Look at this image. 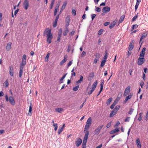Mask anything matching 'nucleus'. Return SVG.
<instances>
[{
    "label": "nucleus",
    "mask_w": 148,
    "mask_h": 148,
    "mask_svg": "<svg viewBox=\"0 0 148 148\" xmlns=\"http://www.w3.org/2000/svg\"><path fill=\"white\" fill-rule=\"evenodd\" d=\"M51 30L50 29L47 28L45 29L44 33V36L47 37V41L49 44L51 43V40L53 38L52 34H51Z\"/></svg>",
    "instance_id": "f257e3e1"
},
{
    "label": "nucleus",
    "mask_w": 148,
    "mask_h": 148,
    "mask_svg": "<svg viewBox=\"0 0 148 148\" xmlns=\"http://www.w3.org/2000/svg\"><path fill=\"white\" fill-rule=\"evenodd\" d=\"M91 125L87 124L86 123V125L85 126L84 130V132L85 133V135H87L88 136L89 134V131L88 130L89 127Z\"/></svg>",
    "instance_id": "f03ea898"
},
{
    "label": "nucleus",
    "mask_w": 148,
    "mask_h": 148,
    "mask_svg": "<svg viewBox=\"0 0 148 148\" xmlns=\"http://www.w3.org/2000/svg\"><path fill=\"white\" fill-rule=\"evenodd\" d=\"M88 136L87 135H85L83 138V142L82 146V148H86V143L87 140L88 139Z\"/></svg>",
    "instance_id": "7ed1b4c3"
},
{
    "label": "nucleus",
    "mask_w": 148,
    "mask_h": 148,
    "mask_svg": "<svg viewBox=\"0 0 148 148\" xmlns=\"http://www.w3.org/2000/svg\"><path fill=\"white\" fill-rule=\"evenodd\" d=\"M104 125H102L101 126H98L94 131V135H98L100 132L101 130L103 127Z\"/></svg>",
    "instance_id": "20e7f679"
},
{
    "label": "nucleus",
    "mask_w": 148,
    "mask_h": 148,
    "mask_svg": "<svg viewBox=\"0 0 148 148\" xmlns=\"http://www.w3.org/2000/svg\"><path fill=\"white\" fill-rule=\"evenodd\" d=\"M145 58H144L139 57L138 59L137 64L138 65H141L145 62Z\"/></svg>",
    "instance_id": "39448f33"
},
{
    "label": "nucleus",
    "mask_w": 148,
    "mask_h": 148,
    "mask_svg": "<svg viewBox=\"0 0 148 148\" xmlns=\"http://www.w3.org/2000/svg\"><path fill=\"white\" fill-rule=\"evenodd\" d=\"M104 84V80L103 79H102L101 80V83L100 84V86H101L100 89V90L99 92V93H98V94L97 95V96H98L99 95H100L101 92L103 90V86Z\"/></svg>",
    "instance_id": "423d86ee"
},
{
    "label": "nucleus",
    "mask_w": 148,
    "mask_h": 148,
    "mask_svg": "<svg viewBox=\"0 0 148 148\" xmlns=\"http://www.w3.org/2000/svg\"><path fill=\"white\" fill-rule=\"evenodd\" d=\"M29 3L28 0H25L23 3V7L25 9L27 10L29 7Z\"/></svg>",
    "instance_id": "0eeeda50"
},
{
    "label": "nucleus",
    "mask_w": 148,
    "mask_h": 148,
    "mask_svg": "<svg viewBox=\"0 0 148 148\" xmlns=\"http://www.w3.org/2000/svg\"><path fill=\"white\" fill-rule=\"evenodd\" d=\"M9 101L10 103L12 106H14L15 104V101L13 97L12 96L9 97Z\"/></svg>",
    "instance_id": "6e6552de"
},
{
    "label": "nucleus",
    "mask_w": 148,
    "mask_h": 148,
    "mask_svg": "<svg viewBox=\"0 0 148 148\" xmlns=\"http://www.w3.org/2000/svg\"><path fill=\"white\" fill-rule=\"evenodd\" d=\"M76 140H77L75 141V144L77 147H78L81 144L82 140L79 138H77Z\"/></svg>",
    "instance_id": "1a4fd4ad"
},
{
    "label": "nucleus",
    "mask_w": 148,
    "mask_h": 148,
    "mask_svg": "<svg viewBox=\"0 0 148 148\" xmlns=\"http://www.w3.org/2000/svg\"><path fill=\"white\" fill-rule=\"evenodd\" d=\"M110 8L108 6L104 7L102 9V12L103 13H106L110 11Z\"/></svg>",
    "instance_id": "9d476101"
},
{
    "label": "nucleus",
    "mask_w": 148,
    "mask_h": 148,
    "mask_svg": "<svg viewBox=\"0 0 148 148\" xmlns=\"http://www.w3.org/2000/svg\"><path fill=\"white\" fill-rule=\"evenodd\" d=\"M146 50V48L145 47H144L142 49V51L140 52V54L139 55L140 57L144 58V57L145 51Z\"/></svg>",
    "instance_id": "9b49d317"
},
{
    "label": "nucleus",
    "mask_w": 148,
    "mask_h": 148,
    "mask_svg": "<svg viewBox=\"0 0 148 148\" xmlns=\"http://www.w3.org/2000/svg\"><path fill=\"white\" fill-rule=\"evenodd\" d=\"M147 35V33L146 32H145L142 34V36L140 37L139 43H140V42L142 41L143 39H145Z\"/></svg>",
    "instance_id": "f8f14e48"
},
{
    "label": "nucleus",
    "mask_w": 148,
    "mask_h": 148,
    "mask_svg": "<svg viewBox=\"0 0 148 148\" xmlns=\"http://www.w3.org/2000/svg\"><path fill=\"white\" fill-rule=\"evenodd\" d=\"M133 95V93L132 92L130 93L129 95L126 97L125 100L124 101L125 102H126L129 99H130Z\"/></svg>",
    "instance_id": "ddd939ff"
},
{
    "label": "nucleus",
    "mask_w": 148,
    "mask_h": 148,
    "mask_svg": "<svg viewBox=\"0 0 148 148\" xmlns=\"http://www.w3.org/2000/svg\"><path fill=\"white\" fill-rule=\"evenodd\" d=\"M10 71L9 73L10 75L11 76H13L14 75V69L12 66H9Z\"/></svg>",
    "instance_id": "4468645a"
},
{
    "label": "nucleus",
    "mask_w": 148,
    "mask_h": 148,
    "mask_svg": "<svg viewBox=\"0 0 148 148\" xmlns=\"http://www.w3.org/2000/svg\"><path fill=\"white\" fill-rule=\"evenodd\" d=\"M134 40H132L130 42L128 49L129 50H131L134 47V46L132 44V43H134Z\"/></svg>",
    "instance_id": "2eb2a0df"
},
{
    "label": "nucleus",
    "mask_w": 148,
    "mask_h": 148,
    "mask_svg": "<svg viewBox=\"0 0 148 148\" xmlns=\"http://www.w3.org/2000/svg\"><path fill=\"white\" fill-rule=\"evenodd\" d=\"M11 42H9L8 43L6 48L7 51H9L11 48V45H12Z\"/></svg>",
    "instance_id": "dca6fc26"
},
{
    "label": "nucleus",
    "mask_w": 148,
    "mask_h": 148,
    "mask_svg": "<svg viewBox=\"0 0 148 148\" xmlns=\"http://www.w3.org/2000/svg\"><path fill=\"white\" fill-rule=\"evenodd\" d=\"M67 56H65L64 57V59L61 61L60 63V65H62L64 63L66 62L67 60Z\"/></svg>",
    "instance_id": "f3484780"
},
{
    "label": "nucleus",
    "mask_w": 148,
    "mask_h": 148,
    "mask_svg": "<svg viewBox=\"0 0 148 148\" xmlns=\"http://www.w3.org/2000/svg\"><path fill=\"white\" fill-rule=\"evenodd\" d=\"M32 105L31 103H30V104L29 105V113L28 114L29 115H31L32 114L31 113V112L32 110Z\"/></svg>",
    "instance_id": "a211bd4d"
},
{
    "label": "nucleus",
    "mask_w": 148,
    "mask_h": 148,
    "mask_svg": "<svg viewBox=\"0 0 148 148\" xmlns=\"http://www.w3.org/2000/svg\"><path fill=\"white\" fill-rule=\"evenodd\" d=\"M65 124H64L62 126L61 128H59L58 130V133L59 134H60L61 132L63 131V128Z\"/></svg>",
    "instance_id": "6ab92c4d"
},
{
    "label": "nucleus",
    "mask_w": 148,
    "mask_h": 148,
    "mask_svg": "<svg viewBox=\"0 0 148 148\" xmlns=\"http://www.w3.org/2000/svg\"><path fill=\"white\" fill-rule=\"evenodd\" d=\"M97 83V80H96L92 85V88L95 90L96 87Z\"/></svg>",
    "instance_id": "aec40b11"
},
{
    "label": "nucleus",
    "mask_w": 148,
    "mask_h": 148,
    "mask_svg": "<svg viewBox=\"0 0 148 148\" xmlns=\"http://www.w3.org/2000/svg\"><path fill=\"white\" fill-rule=\"evenodd\" d=\"M119 131V129L115 128L112 130L110 131V134H113L116 132H118Z\"/></svg>",
    "instance_id": "412c9836"
},
{
    "label": "nucleus",
    "mask_w": 148,
    "mask_h": 148,
    "mask_svg": "<svg viewBox=\"0 0 148 148\" xmlns=\"http://www.w3.org/2000/svg\"><path fill=\"white\" fill-rule=\"evenodd\" d=\"M116 22L115 21H114L112 23H111L109 27L110 29H111L115 25Z\"/></svg>",
    "instance_id": "4be33fe9"
},
{
    "label": "nucleus",
    "mask_w": 148,
    "mask_h": 148,
    "mask_svg": "<svg viewBox=\"0 0 148 148\" xmlns=\"http://www.w3.org/2000/svg\"><path fill=\"white\" fill-rule=\"evenodd\" d=\"M112 97L110 98L107 101L106 103L107 105H109L110 104V103L112 101Z\"/></svg>",
    "instance_id": "5701e85b"
},
{
    "label": "nucleus",
    "mask_w": 148,
    "mask_h": 148,
    "mask_svg": "<svg viewBox=\"0 0 148 148\" xmlns=\"http://www.w3.org/2000/svg\"><path fill=\"white\" fill-rule=\"evenodd\" d=\"M63 110V108H57L55 109V110L56 112L60 113L62 112V111Z\"/></svg>",
    "instance_id": "b1692460"
},
{
    "label": "nucleus",
    "mask_w": 148,
    "mask_h": 148,
    "mask_svg": "<svg viewBox=\"0 0 148 148\" xmlns=\"http://www.w3.org/2000/svg\"><path fill=\"white\" fill-rule=\"evenodd\" d=\"M136 144L138 148H141L140 142L138 139L136 140Z\"/></svg>",
    "instance_id": "393cba45"
},
{
    "label": "nucleus",
    "mask_w": 148,
    "mask_h": 148,
    "mask_svg": "<svg viewBox=\"0 0 148 148\" xmlns=\"http://www.w3.org/2000/svg\"><path fill=\"white\" fill-rule=\"evenodd\" d=\"M108 53L107 50H106L105 52V55L103 57V60H106L107 58L108 57Z\"/></svg>",
    "instance_id": "a878e982"
},
{
    "label": "nucleus",
    "mask_w": 148,
    "mask_h": 148,
    "mask_svg": "<svg viewBox=\"0 0 148 148\" xmlns=\"http://www.w3.org/2000/svg\"><path fill=\"white\" fill-rule=\"evenodd\" d=\"M92 122V118L91 117H89L87 120L86 123L90 125L91 124Z\"/></svg>",
    "instance_id": "bb28decb"
},
{
    "label": "nucleus",
    "mask_w": 148,
    "mask_h": 148,
    "mask_svg": "<svg viewBox=\"0 0 148 148\" xmlns=\"http://www.w3.org/2000/svg\"><path fill=\"white\" fill-rule=\"evenodd\" d=\"M70 21V16L68 15L66 18V23H69Z\"/></svg>",
    "instance_id": "cd10ccee"
},
{
    "label": "nucleus",
    "mask_w": 148,
    "mask_h": 148,
    "mask_svg": "<svg viewBox=\"0 0 148 148\" xmlns=\"http://www.w3.org/2000/svg\"><path fill=\"white\" fill-rule=\"evenodd\" d=\"M62 32V28H60L59 30V32L58 34V36H61Z\"/></svg>",
    "instance_id": "c85d7f7f"
},
{
    "label": "nucleus",
    "mask_w": 148,
    "mask_h": 148,
    "mask_svg": "<svg viewBox=\"0 0 148 148\" xmlns=\"http://www.w3.org/2000/svg\"><path fill=\"white\" fill-rule=\"evenodd\" d=\"M130 86H128L125 89L124 91L127 92L128 93H129L130 91Z\"/></svg>",
    "instance_id": "c756f323"
},
{
    "label": "nucleus",
    "mask_w": 148,
    "mask_h": 148,
    "mask_svg": "<svg viewBox=\"0 0 148 148\" xmlns=\"http://www.w3.org/2000/svg\"><path fill=\"white\" fill-rule=\"evenodd\" d=\"M125 18L124 15H122L120 17L119 20V23H122L123 21V20Z\"/></svg>",
    "instance_id": "7c9ffc66"
},
{
    "label": "nucleus",
    "mask_w": 148,
    "mask_h": 148,
    "mask_svg": "<svg viewBox=\"0 0 148 148\" xmlns=\"http://www.w3.org/2000/svg\"><path fill=\"white\" fill-rule=\"evenodd\" d=\"M67 74V73H66L62 77V78H61L60 79V83H62L63 82L62 80L64 78H65Z\"/></svg>",
    "instance_id": "2f4dec72"
},
{
    "label": "nucleus",
    "mask_w": 148,
    "mask_h": 148,
    "mask_svg": "<svg viewBox=\"0 0 148 148\" xmlns=\"http://www.w3.org/2000/svg\"><path fill=\"white\" fill-rule=\"evenodd\" d=\"M67 2L66 1H65V2H64V4H63V5H62V6L61 10H63L65 9V8L66 7V6L67 4Z\"/></svg>",
    "instance_id": "473e14b6"
},
{
    "label": "nucleus",
    "mask_w": 148,
    "mask_h": 148,
    "mask_svg": "<svg viewBox=\"0 0 148 148\" xmlns=\"http://www.w3.org/2000/svg\"><path fill=\"white\" fill-rule=\"evenodd\" d=\"M69 32V30L68 28H66V29L64 32L63 35L64 36H66L67 35Z\"/></svg>",
    "instance_id": "72a5a7b5"
},
{
    "label": "nucleus",
    "mask_w": 148,
    "mask_h": 148,
    "mask_svg": "<svg viewBox=\"0 0 148 148\" xmlns=\"http://www.w3.org/2000/svg\"><path fill=\"white\" fill-rule=\"evenodd\" d=\"M138 27V25L137 24L134 25H132V27L131 31L135 29H136Z\"/></svg>",
    "instance_id": "f704fd0d"
},
{
    "label": "nucleus",
    "mask_w": 148,
    "mask_h": 148,
    "mask_svg": "<svg viewBox=\"0 0 148 148\" xmlns=\"http://www.w3.org/2000/svg\"><path fill=\"white\" fill-rule=\"evenodd\" d=\"M3 85L4 86H5V87H7L9 85L8 82V80H6L4 83Z\"/></svg>",
    "instance_id": "c9c22d12"
},
{
    "label": "nucleus",
    "mask_w": 148,
    "mask_h": 148,
    "mask_svg": "<svg viewBox=\"0 0 148 148\" xmlns=\"http://www.w3.org/2000/svg\"><path fill=\"white\" fill-rule=\"evenodd\" d=\"M94 76V73H92L90 74V75L89 77V79H91Z\"/></svg>",
    "instance_id": "e433bc0d"
},
{
    "label": "nucleus",
    "mask_w": 148,
    "mask_h": 148,
    "mask_svg": "<svg viewBox=\"0 0 148 148\" xmlns=\"http://www.w3.org/2000/svg\"><path fill=\"white\" fill-rule=\"evenodd\" d=\"M106 61L105 60H103L102 61L100 65L101 67H102L105 65Z\"/></svg>",
    "instance_id": "4c0bfd02"
},
{
    "label": "nucleus",
    "mask_w": 148,
    "mask_h": 148,
    "mask_svg": "<svg viewBox=\"0 0 148 148\" xmlns=\"http://www.w3.org/2000/svg\"><path fill=\"white\" fill-rule=\"evenodd\" d=\"M79 85H77L73 88V90L74 91H77L78 89L79 88Z\"/></svg>",
    "instance_id": "58836bf2"
},
{
    "label": "nucleus",
    "mask_w": 148,
    "mask_h": 148,
    "mask_svg": "<svg viewBox=\"0 0 148 148\" xmlns=\"http://www.w3.org/2000/svg\"><path fill=\"white\" fill-rule=\"evenodd\" d=\"M138 14V13H137V14L135 15L134 17L133 18H132V22H133V21H135L136 19L138 17V16H137V14Z\"/></svg>",
    "instance_id": "ea45409f"
},
{
    "label": "nucleus",
    "mask_w": 148,
    "mask_h": 148,
    "mask_svg": "<svg viewBox=\"0 0 148 148\" xmlns=\"http://www.w3.org/2000/svg\"><path fill=\"white\" fill-rule=\"evenodd\" d=\"M95 59L99 60V53H97L95 55Z\"/></svg>",
    "instance_id": "a19ab883"
},
{
    "label": "nucleus",
    "mask_w": 148,
    "mask_h": 148,
    "mask_svg": "<svg viewBox=\"0 0 148 148\" xmlns=\"http://www.w3.org/2000/svg\"><path fill=\"white\" fill-rule=\"evenodd\" d=\"M116 113L115 112H114V111L112 110V111L111 112L110 115V117H112Z\"/></svg>",
    "instance_id": "79ce46f5"
},
{
    "label": "nucleus",
    "mask_w": 148,
    "mask_h": 148,
    "mask_svg": "<svg viewBox=\"0 0 148 148\" xmlns=\"http://www.w3.org/2000/svg\"><path fill=\"white\" fill-rule=\"evenodd\" d=\"M26 63V60H22V62L20 64L21 65L25 66Z\"/></svg>",
    "instance_id": "37998d69"
},
{
    "label": "nucleus",
    "mask_w": 148,
    "mask_h": 148,
    "mask_svg": "<svg viewBox=\"0 0 148 148\" xmlns=\"http://www.w3.org/2000/svg\"><path fill=\"white\" fill-rule=\"evenodd\" d=\"M96 9L95 10L98 12H100L101 11V9L99 7H97L96 6H95Z\"/></svg>",
    "instance_id": "c03bdc74"
},
{
    "label": "nucleus",
    "mask_w": 148,
    "mask_h": 148,
    "mask_svg": "<svg viewBox=\"0 0 148 148\" xmlns=\"http://www.w3.org/2000/svg\"><path fill=\"white\" fill-rule=\"evenodd\" d=\"M23 72V71L20 70L19 72V76L20 77H21L22 76Z\"/></svg>",
    "instance_id": "a18cd8bd"
},
{
    "label": "nucleus",
    "mask_w": 148,
    "mask_h": 148,
    "mask_svg": "<svg viewBox=\"0 0 148 148\" xmlns=\"http://www.w3.org/2000/svg\"><path fill=\"white\" fill-rule=\"evenodd\" d=\"M134 110V109L133 108H131L130 111H129L128 113L130 114H132V113L133 112Z\"/></svg>",
    "instance_id": "49530a36"
},
{
    "label": "nucleus",
    "mask_w": 148,
    "mask_h": 148,
    "mask_svg": "<svg viewBox=\"0 0 148 148\" xmlns=\"http://www.w3.org/2000/svg\"><path fill=\"white\" fill-rule=\"evenodd\" d=\"M53 126L54 127V130L55 131L57 130L58 128V125L57 123H54Z\"/></svg>",
    "instance_id": "de8ad7c7"
},
{
    "label": "nucleus",
    "mask_w": 148,
    "mask_h": 148,
    "mask_svg": "<svg viewBox=\"0 0 148 148\" xmlns=\"http://www.w3.org/2000/svg\"><path fill=\"white\" fill-rule=\"evenodd\" d=\"M86 52L84 51H83L81 55V56L82 57H83L86 55Z\"/></svg>",
    "instance_id": "09e8293b"
},
{
    "label": "nucleus",
    "mask_w": 148,
    "mask_h": 148,
    "mask_svg": "<svg viewBox=\"0 0 148 148\" xmlns=\"http://www.w3.org/2000/svg\"><path fill=\"white\" fill-rule=\"evenodd\" d=\"M103 29H100L98 32V35H100L103 32Z\"/></svg>",
    "instance_id": "8fccbe9b"
},
{
    "label": "nucleus",
    "mask_w": 148,
    "mask_h": 148,
    "mask_svg": "<svg viewBox=\"0 0 148 148\" xmlns=\"http://www.w3.org/2000/svg\"><path fill=\"white\" fill-rule=\"evenodd\" d=\"M61 36H58V38L57 39V40L56 41V42H58V43L60 41V39H61Z\"/></svg>",
    "instance_id": "3c124183"
},
{
    "label": "nucleus",
    "mask_w": 148,
    "mask_h": 148,
    "mask_svg": "<svg viewBox=\"0 0 148 148\" xmlns=\"http://www.w3.org/2000/svg\"><path fill=\"white\" fill-rule=\"evenodd\" d=\"M130 119V117H127L126 119L124 121L125 122H129Z\"/></svg>",
    "instance_id": "603ef678"
},
{
    "label": "nucleus",
    "mask_w": 148,
    "mask_h": 148,
    "mask_svg": "<svg viewBox=\"0 0 148 148\" xmlns=\"http://www.w3.org/2000/svg\"><path fill=\"white\" fill-rule=\"evenodd\" d=\"M57 21H55L53 23V26L54 27H55L57 26Z\"/></svg>",
    "instance_id": "864d4df0"
},
{
    "label": "nucleus",
    "mask_w": 148,
    "mask_h": 148,
    "mask_svg": "<svg viewBox=\"0 0 148 148\" xmlns=\"http://www.w3.org/2000/svg\"><path fill=\"white\" fill-rule=\"evenodd\" d=\"M94 90L92 88H91V90H90L88 93V94L90 95L93 92Z\"/></svg>",
    "instance_id": "5fc2aeb1"
},
{
    "label": "nucleus",
    "mask_w": 148,
    "mask_h": 148,
    "mask_svg": "<svg viewBox=\"0 0 148 148\" xmlns=\"http://www.w3.org/2000/svg\"><path fill=\"white\" fill-rule=\"evenodd\" d=\"M72 14L74 16H75L76 15V11L75 10H74V9L73 10H72Z\"/></svg>",
    "instance_id": "6e6d98bb"
},
{
    "label": "nucleus",
    "mask_w": 148,
    "mask_h": 148,
    "mask_svg": "<svg viewBox=\"0 0 148 148\" xmlns=\"http://www.w3.org/2000/svg\"><path fill=\"white\" fill-rule=\"evenodd\" d=\"M120 107V106L119 105H117L115 107L114 109H115V110H116L118 111Z\"/></svg>",
    "instance_id": "4d7b16f0"
},
{
    "label": "nucleus",
    "mask_w": 148,
    "mask_h": 148,
    "mask_svg": "<svg viewBox=\"0 0 148 148\" xmlns=\"http://www.w3.org/2000/svg\"><path fill=\"white\" fill-rule=\"evenodd\" d=\"M22 60H26V55L24 54L22 57Z\"/></svg>",
    "instance_id": "13d9d810"
},
{
    "label": "nucleus",
    "mask_w": 148,
    "mask_h": 148,
    "mask_svg": "<svg viewBox=\"0 0 148 148\" xmlns=\"http://www.w3.org/2000/svg\"><path fill=\"white\" fill-rule=\"evenodd\" d=\"M96 16V15L95 14H92L91 15V17L92 18V20H93L95 18V16Z\"/></svg>",
    "instance_id": "bf43d9fd"
},
{
    "label": "nucleus",
    "mask_w": 148,
    "mask_h": 148,
    "mask_svg": "<svg viewBox=\"0 0 148 148\" xmlns=\"http://www.w3.org/2000/svg\"><path fill=\"white\" fill-rule=\"evenodd\" d=\"M71 49V46L70 45H69L68 46V49L67 50V51L68 52H69Z\"/></svg>",
    "instance_id": "052dcab7"
},
{
    "label": "nucleus",
    "mask_w": 148,
    "mask_h": 148,
    "mask_svg": "<svg viewBox=\"0 0 148 148\" xmlns=\"http://www.w3.org/2000/svg\"><path fill=\"white\" fill-rule=\"evenodd\" d=\"M5 98L6 101H9V98H8V95L7 94H6L5 95Z\"/></svg>",
    "instance_id": "680f3d73"
},
{
    "label": "nucleus",
    "mask_w": 148,
    "mask_h": 148,
    "mask_svg": "<svg viewBox=\"0 0 148 148\" xmlns=\"http://www.w3.org/2000/svg\"><path fill=\"white\" fill-rule=\"evenodd\" d=\"M72 63V61H70L67 64V66L69 67L70 66Z\"/></svg>",
    "instance_id": "e2e57ef3"
},
{
    "label": "nucleus",
    "mask_w": 148,
    "mask_h": 148,
    "mask_svg": "<svg viewBox=\"0 0 148 148\" xmlns=\"http://www.w3.org/2000/svg\"><path fill=\"white\" fill-rule=\"evenodd\" d=\"M50 55V53H48L47 54V55L45 57V60H46V59H47V61L48 60V59L49 58V55Z\"/></svg>",
    "instance_id": "0e129e2a"
},
{
    "label": "nucleus",
    "mask_w": 148,
    "mask_h": 148,
    "mask_svg": "<svg viewBox=\"0 0 148 148\" xmlns=\"http://www.w3.org/2000/svg\"><path fill=\"white\" fill-rule=\"evenodd\" d=\"M118 100H117L116 99L114 101L113 103L112 104L113 105H115L117 103H118Z\"/></svg>",
    "instance_id": "69168bd1"
},
{
    "label": "nucleus",
    "mask_w": 148,
    "mask_h": 148,
    "mask_svg": "<svg viewBox=\"0 0 148 148\" xmlns=\"http://www.w3.org/2000/svg\"><path fill=\"white\" fill-rule=\"evenodd\" d=\"M111 125V123L109 122L106 125V127L107 128L109 127Z\"/></svg>",
    "instance_id": "338daca9"
},
{
    "label": "nucleus",
    "mask_w": 148,
    "mask_h": 148,
    "mask_svg": "<svg viewBox=\"0 0 148 148\" xmlns=\"http://www.w3.org/2000/svg\"><path fill=\"white\" fill-rule=\"evenodd\" d=\"M24 66V65H21L20 64V70L23 71V66Z\"/></svg>",
    "instance_id": "774afa93"
}]
</instances>
